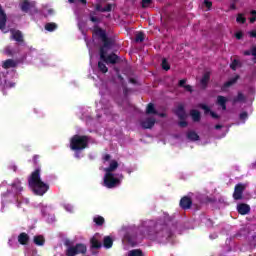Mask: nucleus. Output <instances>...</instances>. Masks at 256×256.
<instances>
[{
	"instance_id": "14",
	"label": "nucleus",
	"mask_w": 256,
	"mask_h": 256,
	"mask_svg": "<svg viewBox=\"0 0 256 256\" xmlns=\"http://www.w3.org/2000/svg\"><path fill=\"white\" fill-rule=\"evenodd\" d=\"M180 207H182V209H189V207H191V198L183 197L180 200Z\"/></svg>"
},
{
	"instance_id": "3",
	"label": "nucleus",
	"mask_w": 256,
	"mask_h": 256,
	"mask_svg": "<svg viewBox=\"0 0 256 256\" xmlns=\"http://www.w3.org/2000/svg\"><path fill=\"white\" fill-rule=\"evenodd\" d=\"M28 183L35 195L43 196L45 195L46 191H49V184L41 180L40 169H36L34 172H32L28 179Z\"/></svg>"
},
{
	"instance_id": "25",
	"label": "nucleus",
	"mask_w": 256,
	"mask_h": 256,
	"mask_svg": "<svg viewBox=\"0 0 256 256\" xmlns=\"http://www.w3.org/2000/svg\"><path fill=\"white\" fill-rule=\"evenodd\" d=\"M243 101H245V96L241 92H239L237 97L233 99V103H243Z\"/></svg>"
},
{
	"instance_id": "2",
	"label": "nucleus",
	"mask_w": 256,
	"mask_h": 256,
	"mask_svg": "<svg viewBox=\"0 0 256 256\" xmlns=\"http://www.w3.org/2000/svg\"><path fill=\"white\" fill-rule=\"evenodd\" d=\"M119 167V163L117 160H111L109 162V167L104 169L106 172L104 177V185L108 187V189H113V187H117V185H121V179H123V175L121 174H112Z\"/></svg>"
},
{
	"instance_id": "19",
	"label": "nucleus",
	"mask_w": 256,
	"mask_h": 256,
	"mask_svg": "<svg viewBox=\"0 0 256 256\" xmlns=\"http://www.w3.org/2000/svg\"><path fill=\"white\" fill-rule=\"evenodd\" d=\"M12 188L14 189V193H19L20 191H23V188L21 187V182L19 180H15L12 184Z\"/></svg>"
},
{
	"instance_id": "34",
	"label": "nucleus",
	"mask_w": 256,
	"mask_h": 256,
	"mask_svg": "<svg viewBox=\"0 0 256 256\" xmlns=\"http://www.w3.org/2000/svg\"><path fill=\"white\" fill-rule=\"evenodd\" d=\"M113 8V6L111 4H108L106 7L102 8L101 6H97L96 9L97 11H111V9Z\"/></svg>"
},
{
	"instance_id": "30",
	"label": "nucleus",
	"mask_w": 256,
	"mask_h": 256,
	"mask_svg": "<svg viewBox=\"0 0 256 256\" xmlns=\"http://www.w3.org/2000/svg\"><path fill=\"white\" fill-rule=\"evenodd\" d=\"M98 69L102 72V73H107V71H109L107 69V66L105 65V63L103 62H98Z\"/></svg>"
},
{
	"instance_id": "7",
	"label": "nucleus",
	"mask_w": 256,
	"mask_h": 256,
	"mask_svg": "<svg viewBox=\"0 0 256 256\" xmlns=\"http://www.w3.org/2000/svg\"><path fill=\"white\" fill-rule=\"evenodd\" d=\"M243 191H245V185L244 184H237L235 186L233 197L236 201H238L239 199H242Z\"/></svg>"
},
{
	"instance_id": "13",
	"label": "nucleus",
	"mask_w": 256,
	"mask_h": 256,
	"mask_svg": "<svg viewBox=\"0 0 256 256\" xmlns=\"http://www.w3.org/2000/svg\"><path fill=\"white\" fill-rule=\"evenodd\" d=\"M155 125V118H148L144 121H142V127L144 129H151Z\"/></svg>"
},
{
	"instance_id": "22",
	"label": "nucleus",
	"mask_w": 256,
	"mask_h": 256,
	"mask_svg": "<svg viewBox=\"0 0 256 256\" xmlns=\"http://www.w3.org/2000/svg\"><path fill=\"white\" fill-rule=\"evenodd\" d=\"M91 245L92 247H94L95 249H99V247H101V242H99L98 236H94L91 239Z\"/></svg>"
},
{
	"instance_id": "53",
	"label": "nucleus",
	"mask_w": 256,
	"mask_h": 256,
	"mask_svg": "<svg viewBox=\"0 0 256 256\" xmlns=\"http://www.w3.org/2000/svg\"><path fill=\"white\" fill-rule=\"evenodd\" d=\"M161 117H163V114H160Z\"/></svg>"
},
{
	"instance_id": "38",
	"label": "nucleus",
	"mask_w": 256,
	"mask_h": 256,
	"mask_svg": "<svg viewBox=\"0 0 256 256\" xmlns=\"http://www.w3.org/2000/svg\"><path fill=\"white\" fill-rule=\"evenodd\" d=\"M255 21H256V11L252 10L250 12V23H255Z\"/></svg>"
},
{
	"instance_id": "26",
	"label": "nucleus",
	"mask_w": 256,
	"mask_h": 256,
	"mask_svg": "<svg viewBox=\"0 0 256 256\" xmlns=\"http://www.w3.org/2000/svg\"><path fill=\"white\" fill-rule=\"evenodd\" d=\"M185 83H187V80H180L179 81V86L180 87H184V89L186 90V91H189L190 93L193 91V89L191 88V86H189V85H185Z\"/></svg>"
},
{
	"instance_id": "40",
	"label": "nucleus",
	"mask_w": 256,
	"mask_h": 256,
	"mask_svg": "<svg viewBox=\"0 0 256 256\" xmlns=\"http://www.w3.org/2000/svg\"><path fill=\"white\" fill-rule=\"evenodd\" d=\"M6 55H15V51H13V49H11V47H7L4 50Z\"/></svg>"
},
{
	"instance_id": "48",
	"label": "nucleus",
	"mask_w": 256,
	"mask_h": 256,
	"mask_svg": "<svg viewBox=\"0 0 256 256\" xmlns=\"http://www.w3.org/2000/svg\"><path fill=\"white\" fill-rule=\"evenodd\" d=\"M91 21H93V23H95V21H97L96 17H91Z\"/></svg>"
},
{
	"instance_id": "45",
	"label": "nucleus",
	"mask_w": 256,
	"mask_h": 256,
	"mask_svg": "<svg viewBox=\"0 0 256 256\" xmlns=\"http://www.w3.org/2000/svg\"><path fill=\"white\" fill-rule=\"evenodd\" d=\"M65 209H66V211H69L71 213V211H73V206L68 204L65 206Z\"/></svg>"
},
{
	"instance_id": "23",
	"label": "nucleus",
	"mask_w": 256,
	"mask_h": 256,
	"mask_svg": "<svg viewBox=\"0 0 256 256\" xmlns=\"http://www.w3.org/2000/svg\"><path fill=\"white\" fill-rule=\"evenodd\" d=\"M104 247H106V249L113 247V239H111V237L107 236L104 238Z\"/></svg>"
},
{
	"instance_id": "24",
	"label": "nucleus",
	"mask_w": 256,
	"mask_h": 256,
	"mask_svg": "<svg viewBox=\"0 0 256 256\" xmlns=\"http://www.w3.org/2000/svg\"><path fill=\"white\" fill-rule=\"evenodd\" d=\"M190 115H191L193 121H199V119H201V113H199V111H197V110H192L190 112Z\"/></svg>"
},
{
	"instance_id": "50",
	"label": "nucleus",
	"mask_w": 256,
	"mask_h": 256,
	"mask_svg": "<svg viewBox=\"0 0 256 256\" xmlns=\"http://www.w3.org/2000/svg\"><path fill=\"white\" fill-rule=\"evenodd\" d=\"M215 128L216 129H221V125H216Z\"/></svg>"
},
{
	"instance_id": "36",
	"label": "nucleus",
	"mask_w": 256,
	"mask_h": 256,
	"mask_svg": "<svg viewBox=\"0 0 256 256\" xmlns=\"http://www.w3.org/2000/svg\"><path fill=\"white\" fill-rule=\"evenodd\" d=\"M128 256H143V252L141 250H131Z\"/></svg>"
},
{
	"instance_id": "28",
	"label": "nucleus",
	"mask_w": 256,
	"mask_h": 256,
	"mask_svg": "<svg viewBox=\"0 0 256 256\" xmlns=\"http://www.w3.org/2000/svg\"><path fill=\"white\" fill-rule=\"evenodd\" d=\"M46 31H55L57 29V24L56 23H48L45 25Z\"/></svg>"
},
{
	"instance_id": "46",
	"label": "nucleus",
	"mask_w": 256,
	"mask_h": 256,
	"mask_svg": "<svg viewBox=\"0 0 256 256\" xmlns=\"http://www.w3.org/2000/svg\"><path fill=\"white\" fill-rule=\"evenodd\" d=\"M240 119H247V113L246 112L241 113Z\"/></svg>"
},
{
	"instance_id": "10",
	"label": "nucleus",
	"mask_w": 256,
	"mask_h": 256,
	"mask_svg": "<svg viewBox=\"0 0 256 256\" xmlns=\"http://www.w3.org/2000/svg\"><path fill=\"white\" fill-rule=\"evenodd\" d=\"M11 38L14 39V41H17L18 43H21L23 41V35L21 34V31L19 30H10Z\"/></svg>"
},
{
	"instance_id": "16",
	"label": "nucleus",
	"mask_w": 256,
	"mask_h": 256,
	"mask_svg": "<svg viewBox=\"0 0 256 256\" xmlns=\"http://www.w3.org/2000/svg\"><path fill=\"white\" fill-rule=\"evenodd\" d=\"M217 103H218V105H220V107H222L223 111H225V109H227V106L225 105V103H227V98H225L223 96H218Z\"/></svg>"
},
{
	"instance_id": "4",
	"label": "nucleus",
	"mask_w": 256,
	"mask_h": 256,
	"mask_svg": "<svg viewBox=\"0 0 256 256\" xmlns=\"http://www.w3.org/2000/svg\"><path fill=\"white\" fill-rule=\"evenodd\" d=\"M88 143H89V138H87V136L75 135L71 139L70 147L73 151H81L87 148Z\"/></svg>"
},
{
	"instance_id": "51",
	"label": "nucleus",
	"mask_w": 256,
	"mask_h": 256,
	"mask_svg": "<svg viewBox=\"0 0 256 256\" xmlns=\"http://www.w3.org/2000/svg\"><path fill=\"white\" fill-rule=\"evenodd\" d=\"M84 5L87 3V0H80Z\"/></svg>"
},
{
	"instance_id": "37",
	"label": "nucleus",
	"mask_w": 256,
	"mask_h": 256,
	"mask_svg": "<svg viewBox=\"0 0 256 256\" xmlns=\"http://www.w3.org/2000/svg\"><path fill=\"white\" fill-rule=\"evenodd\" d=\"M162 69H164L165 71H169L170 66L169 63H167V59L162 60Z\"/></svg>"
},
{
	"instance_id": "18",
	"label": "nucleus",
	"mask_w": 256,
	"mask_h": 256,
	"mask_svg": "<svg viewBox=\"0 0 256 256\" xmlns=\"http://www.w3.org/2000/svg\"><path fill=\"white\" fill-rule=\"evenodd\" d=\"M18 241L21 245H26L27 241H29V236L25 233H21L18 236Z\"/></svg>"
},
{
	"instance_id": "17",
	"label": "nucleus",
	"mask_w": 256,
	"mask_h": 256,
	"mask_svg": "<svg viewBox=\"0 0 256 256\" xmlns=\"http://www.w3.org/2000/svg\"><path fill=\"white\" fill-rule=\"evenodd\" d=\"M15 65H17V63L14 60L8 59L3 63L2 67L3 69H11V67H15Z\"/></svg>"
},
{
	"instance_id": "8",
	"label": "nucleus",
	"mask_w": 256,
	"mask_h": 256,
	"mask_svg": "<svg viewBox=\"0 0 256 256\" xmlns=\"http://www.w3.org/2000/svg\"><path fill=\"white\" fill-rule=\"evenodd\" d=\"M20 7L24 13H28L31 9H35V2H31L29 0H22Z\"/></svg>"
},
{
	"instance_id": "31",
	"label": "nucleus",
	"mask_w": 256,
	"mask_h": 256,
	"mask_svg": "<svg viewBox=\"0 0 256 256\" xmlns=\"http://www.w3.org/2000/svg\"><path fill=\"white\" fill-rule=\"evenodd\" d=\"M244 55H252L253 57H256V47L252 46L250 50L244 52Z\"/></svg>"
},
{
	"instance_id": "21",
	"label": "nucleus",
	"mask_w": 256,
	"mask_h": 256,
	"mask_svg": "<svg viewBox=\"0 0 256 256\" xmlns=\"http://www.w3.org/2000/svg\"><path fill=\"white\" fill-rule=\"evenodd\" d=\"M200 107H201V109H203L205 111V113H210L211 117H213L214 119H217V114H215V112L211 111L209 109V106H207L205 104H201Z\"/></svg>"
},
{
	"instance_id": "6",
	"label": "nucleus",
	"mask_w": 256,
	"mask_h": 256,
	"mask_svg": "<svg viewBox=\"0 0 256 256\" xmlns=\"http://www.w3.org/2000/svg\"><path fill=\"white\" fill-rule=\"evenodd\" d=\"M176 115L180 119V127H187V121H185V119H187V114L185 113V108H183V105H178L176 109Z\"/></svg>"
},
{
	"instance_id": "1",
	"label": "nucleus",
	"mask_w": 256,
	"mask_h": 256,
	"mask_svg": "<svg viewBox=\"0 0 256 256\" xmlns=\"http://www.w3.org/2000/svg\"><path fill=\"white\" fill-rule=\"evenodd\" d=\"M94 33L103 43V46L100 49V59L107 64L111 63L113 65L117 63V55L110 54L107 56V51L113 47V40L107 38V34H105L104 30L101 28H95Z\"/></svg>"
},
{
	"instance_id": "41",
	"label": "nucleus",
	"mask_w": 256,
	"mask_h": 256,
	"mask_svg": "<svg viewBox=\"0 0 256 256\" xmlns=\"http://www.w3.org/2000/svg\"><path fill=\"white\" fill-rule=\"evenodd\" d=\"M151 5V0H142V7L146 8Z\"/></svg>"
},
{
	"instance_id": "12",
	"label": "nucleus",
	"mask_w": 256,
	"mask_h": 256,
	"mask_svg": "<svg viewBox=\"0 0 256 256\" xmlns=\"http://www.w3.org/2000/svg\"><path fill=\"white\" fill-rule=\"evenodd\" d=\"M237 210L240 215H247L251 211V208L247 204H240L237 206Z\"/></svg>"
},
{
	"instance_id": "43",
	"label": "nucleus",
	"mask_w": 256,
	"mask_h": 256,
	"mask_svg": "<svg viewBox=\"0 0 256 256\" xmlns=\"http://www.w3.org/2000/svg\"><path fill=\"white\" fill-rule=\"evenodd\" d=\"M110 160H111V155L105 154L104 157H103L104 163H107V162L110 161Z\"/></svg>"
},
{
	"instance_id": "42",
	"label": "nucleus",
	"mask_w": 256,
	"mask_h": 256,
	"mask_svg": "<svg viewBox=\"0 0 256 256\" xmlns=\"http://www.w3.org/2000/svg\"><path fill=\"white\" fill-rule=\"evenodd\" d=\"M204 5L207 9H211L213 3H211V1L205 0L204 1Z\"/></svg>"
},
{
	"instance_id": "33",
	"label": "nucleus",
	"mask_w": 256,
	"mask_h": 256,
	"mask_svg": "<svg viewBox=\"0 0 256 256\" xmlns=\"http://www.w3.org/2000/svg\"><path fill=\"white\" fill-rule=\"evenodd\" d=\"M188 139L191 141H197V139H199V135L195 132H188Z\"/></svg>"
},
{
	"instance_id": "5",
	"label": "nucleus",
	"mask_w": 256,
	"mask_h": 256,
	"mask_svg": "<svg viewBox=\"0 0 256 256\" xmlns=\"http://www.w3.org/2000/svg\"><path fill=\"white\" fill-rule=\"evenodd\" d=\"M87 251V247L83 244H77L76 246H70L66 250V256H76L83 254Z\"/></svg>"
},
{
	"instance_id": "27",
	"label": "nucleus",
	"mask_w": 256,
	"mask_h": 256,
	"mask_svg": "<svg viewBox=\"0 0 256 256\" xmlns=\"http://www.w3.org/2000/svg\"><path fill=\"white\" fill-rule=\"evenodd\" d=\"M34 243L35 245H43V243H45V238H43V236H36L34 237Z\"/></svg>"
},
{
	"instance_id": "44",
	"label": "nucleus",
	"mask_w": 256,
	"mask_h": 256,
	"mask_svg": "<svg viewBox=\"0 0 256 256\" xmlns=\"http://www.w3.org/2000/svg\"><path fill=\"white\" fill-rule=\"evenodd\" d=\"M236 39H243V33L241 31L236 32L235 34Z\"/></svg>"
},
{
	"instance_id": "52",
	"label": "nucleus",
	"mask_w": 256,
	"mask_h": 256,
	"mask_svg": "<svg viewBox=\"0 0 256 256\" xmlns=\"http://www.w3.org/2000/svg\"><path fill=\"white\" fill-rule=\"evenodd\" d=\"M69 3H75V0H69Z\"/></svg>"
},
{
	"instance_id": "47",
	"label": "nucleus",
	"mask_w": 256,
	"mask_h": 256,
	"mask_svg": "<svg viewBox=\"0 0 256 256\" xmlns=\"http://www.w3.org/2000/svg\"><path fill=\"white\" fill-rule=\"evenodd\" d=\"M250 37H256V30H252L250 32Z\"/></svg>"
},
{
	"instance_id": "11",
	"label": "nucleus",
	"mask_w": 256,
	"mask_h": 256,
	"mask_svg": "<svg viewBox=\"0 0 256 256\" xmlns=\"http://www.w3.org/2000/svg\"><path fill=\"white\" fill-rule=\"evenodd\" d=\"M239 81V75L233 76L229 81H227L223 87L222 90L225 91V89H228V87H231L232 85H235Z\"/></svg>"
},
{
	"instance_id": "20",
	"label": "nucleus",
	"mask_w": 256,
	"mask_h": 256,
	"mask_svg": "<svg viewBox=\"0 0 256 256\" xmlns=\"http://www.w3.org/2000/svg\"><path fill=\"white\" fill-rule=\"evenodd\" d=\"M146 113L147 115H157V110H155V106L152 103L148 104Z\"/></svg>"
},
{
	"instance_id": "32",
	"label": "nucleus",
	"mask_w": 256,
	"mask_h": 256,
	"mask_svg": "<svg viewBox=\"0 0 256 256\" xmlns=\"http://www.w3.org/2000/svg\"><path fill=\"white\" fill-rule=\"evenodd\" d=\"M241 65V63L239 62V60L234 59L230 65L231 69H233V71L237 70V68Z\"/></svg>"
},
{
	"instance_id": "29",
	"label": "nucleus",
	"mask_w": 256,
	"mask_h": 256,
	"mask_svg": "<svg viewBox=\"0 0 256 256\" xmlns=\"http://www.w3.org/2000/svg\"><path fill=\"white\" fill-rule=\"evenodd\" d=\"M145 40V34H143V32H138L136 34V42L137 43H142V41Z\"/></svg>"
},
{
	"instance_id": "15",
	"label": "nucleus",
	"mask_w": 256,
	"mask_h": 256,
	"mask_svg": "<svg viewBox=\"0 0 256 256\" xmlns=\"http://www.w3.org/2000/svg\"><path fill=\"white\" fill-rule=\"evenodd\" d=\"M211 77V74L209 72H205L201 81H200V84L202 86L203 89H205L207 87V84L209 83V79Z\"/></svg>"
},
{
	"instance_id": "49",
	"label": "nucleus",
	"mask_w": 256,
	"mask_h": 256,
	"mask_svg": "<svg viewBox=\"0 0 256 256\" xmlns=\"http://www.w3.org/2000/svg\"><path fill=\"white\" fill-rule=\"evenodd\" d=\"M130 83H136L135 79H130Z\"/></svg>"
},
{
	"instance_id": "9",
	"label": "nucleus",
	"mask_w": 256,
	"mask_h": 256,
	"mask_svg": "<svg viewBox=\"0 0 256 256\" xmlns=\"http://www.w3.org/2000/svg\"><path fill=\"white\" fill-rule=\"evenodd\" d=\"M5 23H7V15H5L3 8L0 6V29L4 33H7V31H5Z\"/></svg>"
},
{
	"instance_id": "35",
	"label": "nucleus",
	"mask_w": 256,
	"mask_h": 256,
	"mask_svg": "<svg viewBox=\"0 0 256 256\" xmlns=\"http://www.w3.org/2000/svg\"><path fill=\"white\" fill-rule=\"evenodd\" d=\"M94 223H96V225H103V223H105V218L97 216L94 218Z\"/></svg>"
},
{
	"instance_id": "39",
	"label": "nucleus",
	"mask_w": 256,
	"mask_h": 256,
	"mask_svg": "<svg viewBox=\"0 0 256 256\" xmlns=\"http://www.w3.org/2000/svg\"><path fill=\"white\" fill-rule=\"evenodd\" d=\"M236 21L237 23H245L246 21L245 16H243V14H238Z\"/></svg>"
}]
</instances>
